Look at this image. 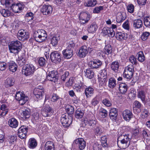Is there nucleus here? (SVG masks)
<instances>
[{
	"instance_id": "16",
	"label": "nucleus",
	"mask_w": 150,
	"mask_h": 150,
	"mask_svg": "<svg viewBox=\"0 0 150 150\" xmlns=\"http://www.w3.org/2000/svg\"><path fill=\"white\" fill-rule=\"evenodd\" d=\"M44 93V91L42 89L38 88L35 89L33 92L35 99L37 101L41 99Z\"/></svg>"
},
{
	"instance_id": "19",
	"label": "nucleus",
	"mask_w": 150,
	"mask_h": 150,
	"mask_svg": "<svg viewBox=\"0 0 150 150\" xmlns=\"http://www.w3.org/2000/svg\"><path fill=\"white\" fill-rule=\"evenodd\" d=\"M122 116L124 120L126 121H129L132 117L133 114L130 110H126L123 111Z\"/></svg>"
},
{
	"instance_id": "54",
	"label": "nucleus",
	"mask_w": 150,
	"mask_h": 150,
	"mask_svg": "<svg viewBox=\"0 0 150 150\" xmlns=\"http://www.w3.org/2000/svg\"><path fill=\"white\" fill-rule=\"evenodd\" d=\"M33 14L31 12L27 13L25 15V19L27 21H30L33 19Z\"/></svg>"
},
{
	"instance_id": "37",
	"label": "nucleus",
	"mask_w": 150,
	"mask_h": 150,
	"mask_svg": "<svg viewBox=\"0 0 150 150\" xmlns=\"http://www.w3.org/2000/svg\"><path fill=\"white\" fill-rule=\"evenodd\" d=\"M17 62L18 66H24L26 64V60L24 58L23 56H21L18 57V59L17 60Z\"/></svg>"
},
{
	"instance_id": "60",
	"label": "nucleus",
	"mask_w": 150,
	"mask_h": 150,
	"mask_svg": "<svg viewBox=\"0 0 150 150\" xmlns=\"http://www.w3.org/2000/svg\"><path fill=\"white\" fill-rule=\"evenodd\" d=\"M74 108L71 106L66 107V110L68 114H72L74 112Z\"/></svg>"
},
{
	"instance_id": "13",
	"label": "nucleus",
	"mask_w": 150,
	"mask_h": 150,
	"mask_svg": "<svg viewBox=\"0 0 150 150\" xmlns=\"http://www.w3.org/2000/svg\"><path fill=\"white\" fill-rule=\"evenodd\" d=\"M24 5L22 3H18L15 4V3H14L12 7L10 8V10L13 11L15 13H20L23 8Z\"/></svg>"
},
{
	"instance_id": "6",
	"label": "nucleus",
	"mask_w": 150,
	"mask_h": 150,
	"mask_svg": "<svg viewBox=\"0 0 150 150\" xmlns=\"http://www.w3.org/2000/svg\"><path fill=\"white\" fill-rule=\"evenodd\" d=\"M90 15L87 12H81L79 15V20L81 24L87 23L90 19Z\"/></svg>"
},
{
	"instance_id": "58",
	"label": "nucleus",
	"mask_w": 150,
	"mask_h": 150,
	"mask_svg": "<svg viewBox=\"0 0 150 150\" xmlns=\"http://www.w3.org/2000/svg\"><path fill=\"white\" fill-rule=\"evenodd\" d=\"M99 102V100L98 98L97 97H95L92 100L91 103L92 106L95 107L98 103Z\"/></svg>"
},
{
	"instance_id": "47",
	"label": "nucleus",
	"mask_w": 150,
	"mask_h": 150,
	"mask_svg": "<svg viewBox=\"0 0 150 150\" xmlns=\"http://www.w3.org/2000/svg\"><path fill=\"white\" fill-rule=\"evenodd\" d=\"M59 39V36H54L51 40V44L53 46H56L57 44L58 40Z\"/></svg>"
},
{
	"instance_id": "50",
	"label": "nucleus",
	"mask_w": 150,
	"mask_h": 150,
	"mask_svg": "<svg viewBox=\"0 0 150 150\" xmlns=\"http://www.w3.org/2000/svg\"><path fill=\"white\" fill-rule=\"evenodd\" d=\"M96 0H87L86 3V6L88 7H92L97 4Z\"/></svg>"
},
{
	"instance_id": "40",
	"label": "nucleus",
	"mask_w": 150,
	"mask_h": 150,
	"mask_svg": "<svg viewBox=\"0 0 150 150\" xmlns=\"http://www.w3.org/2000/svg\"><path fill=\"white\" fill-rule=\"evenodd\" d=\"M84 86V83L81 82L79 84H75L74 86V89L77 92H81Z\"/></svg>"
},
{
	"instance_id": "55",
	"label": "nucleus",
	"mask_w": 150,
	"mask_h": 150,
	"mask_svg": "<svg viewBox=\"0 0 150 150\" xmlns=\"http://www.w3.org/2000/svg\"><path fill=\"white\" fill-rule=\"evenodd\" d=\"M125 71L127 72H132L133 74L134 71V67L132 65H129L126 67L125 69Z\"/></svg>"
},
{
	"instance_id": "56",
	"label": "nucleus",
	"mask_w": 150,
	"mask_h": 150,
	"mask_svg": "<svg viewBox=\"0 0 150 150\" xmlns=\"http://www.w3.org/2000/svg\"><path fill=\"white\" fill-rule=\"evenodd\" d=\"M16 136L15 135L9 136L8 139L10 144H13L15 142H16Z\"/></svg>"
},
{
	"instance_id": "35",
	"label": "nucleus",
	"mask_w": 150,
	"mask_h": 150,
	"mask_svg": "<svg viewBox=\"0 0 150 150\" xmlns=\"http://www.w3.org/2000/svg\"><path fill=\"white\" fill-rule=\"evenodd\" d=\"M87 121L89 125L93 127L96 123V118L94 116H91L87 120Z\"/></svg>"
},
{
	"instance_id": "51",
	"label": "nucleus",
	"mask_w": 150,
	"mask_h": 150,
	"mask_svg": "<svg viewBox=\"0 0 150 150\" xmlns=\"http://www.w3.org/2000/svg\"><path fill=\"white\" fill-rule=\"evenodd\" d=\"M69 76V73L68 71H64L61 77V80L63 82L65 81L67 78H68Z\"/></svg>"
},
{
	"instance_id": "9",
	"label": "nucleus",
	"mask_w": 150,
	"mask_h": 150,
	"mask_svg": "<svg viewBox=\"0 0 150 150\" xmlns=\"http://www.w3.org/2000/svg\"><path fill=\"white\" fill-rule=\"evenodd\" d=\"M88 50L87 47L85 46H83L79 48L77 51V54L78 56L80 58L85 57L88 52Z\"/></svg>"
},
{
	"instance_id": "29",
	"label": "nucleus",
	"mask_w": 150,
	"mask_h": 150,
	"mask_svg": "<svg viewBox=\"0 0 150 150\" xmlns=\"http://www.w3.org/2000/svg\"><path fill=\"white\" fill-rule=\"evenodd\" d=\"M14 84V80L12 77L8 78L6 80L5 84L6 87H11L13 86Z\"/></svg>"
},
{
	"instance_id": "34",
	"label": "nucleus",
	"mask_w": 150,
	"mask_h": 150,
	"mask_svg": "<svg viewBox=\"0 0 150 150\" xmlns=\"http://www.w3.org/2000/svg\"><path fill=\"white\" fill-rule=\"evenodd\" d=\"M127 35L126 34H125L123 33L119 32L116 34V37L118 40L120 41L126 39Z\"/></svg>"
},
{
	"instance_id": "49",
	"label": "nucleus",
	"mask_w": 150,
	"mask_h": 150,
	"mask_svg": "<svg viewBox=\"0 0 150 150\" xmlns=\"http://www.w3.org/2000/svg\"><path fill=\"white\" fill-rule=\"evenodd\" d=\"M84 115L83 111L80 109H78L76 111L75 116L78 119L81 118Z\"/></svg>"
},
{
	"instance_id": "12",
	"label": "nucleus",
	"mask_w": 150,
	"mask_h": 150,
	"mask_svg": "<svg viewBox=\"0 0 150 150\" xmlns=\"http://www.w3.org/2000/svg\"><path fill=\"white\" fill-rule=\"evenodd\" d=\"M61 122L64 127H67L70 126L72 121L71 120L69 119L65 115L63 114L61 117Z\"/></svg>"
},
{
	"instance_id": "1",
	"label": "nucleus",
	"mask_w": 150,
	"mask_h": 150,
	"mask_svg": "<svg viewBox=\"0 0 150 150\" xmlns=\"http://www.w3.org/2000/svg\"><path fill=\"white\" fill-rule=\"evenodd\" d=\"M33 37L36 41L42 42L47 39V35L46 31L43 29L38 30L34 32Z\"/></svg>"
},
{
	"instance_id": "17",
	"label": "nucleus",
	"mask_w": 150,
	"mask_h": 150,
	"mask_svg": "<svg viewBox=\"0 0 150 150\" xmlns=\"http://www.w3.org/2000/svg\"><path fill=\"white\" fill-rule=\"evenodd\" d=\"M52 109L49 105L45 106L42 112V114L44 117L50 116L52 114Z\"/></svg>"
},
{
	"instance_id": "43",
	"label": "nucleus",
	"mask_w": 150,
	"mask_h": 150,
	"mask_svg": "<svg viewBox=\"0 0 150 150\" xmlns=\"http://www.w3.org/2000/svg\"><path fill=\"white\" fill-rule=\"evenodd\" d=\"M112 52V47L110 44L105 45L104 48V52L105 54L108 55L111 54Z\"/></svg>"
},
{
	"instance_id": "33",
	"label": "nucleus",
	"mask_w": 150,
	"mask_h": 150,
	"mask_svg": "<svg viewBox=\"0 0 150 150\" xmlns=\"http://www.w3.org/2000/svg\"><path fill=\"white\" fill-rule=\"evenodd\" d=\"M51 100L53 102H56L57 101L59 102V105H61L62 98L59 97L56 94H52L51 98Z\"/></svg>"
},
{
	"instance_id": "21",
	"label": "nucleus",
	"mask_w": 150,
	"mask_h": 150,
	"mask_svg": "<svg viewBox=\"0 0 150 150\" xmlns=\"http://www.w3.org/2000/svg\"><path fill=\"white\" fill-rule=\"evenodd\" d=\"M41 11L44 15H47L52 13V8L50 5H43Z\"/></svg>"
},
{
	"instance_id": "14",
	"label": "nucleus",
	"mask_w": 150,
	"mask_h": 150,
	"mask_svg": "<svg viewBox=\"0 0 150 150\" xmlns=\"http://www.w3.org/2000/svg\"><path fill=\"white\" fill-rule=\"evenodd\" d=\"M102 33L104 35H108L111 37H113L115 35V32L112 28L107 27H105L103 29Z\"/></svg>"
},
{
	"instance_id": "45",
	"label": "nucleus",
	"mask_w": 150,
	"mask_h": 150,
	"mask_svg": "<svg viewBox=\"0 0 150 150\" xmlns=\"http://www.w3.org/2000/svg\"><path fill=\"white\" fill-rule=\"evenodd\" d=\"M85 76L89 79H91L93 77L94 72L90 69H88L86 70Z\"/></svg>"
},
{
	"instance_id": "53",
	"label": "nucleus",
	"mask_w": 150,
	"mask_h": 150,
	"mask_svg": "<svg viewBox=\"0 0 150 150\" xmlns=\"http://www.w3.org/2000/svg\"><path fill=\"white\" fill-rule=\"evenodd\" d=\"M38 63L39 66L45 67L46 64V61L44 58L42 57L39 58L38 60Z\"/></svg>"
},
{
	"instance_id": "59",
	"label": "nucleus",
	"mask_w": 150,
	"mask_h": 150,
	"mask_svg": "<svg viewBox=\"0 0 150 150\" xmlns=\"http://www.w3.org/2000/svg\"><path fill=\"white\" fill-rule=\"evenodd\" d=\"M7 67L6 63L4 62H0V70L3 71L5 70Z\"/></svg>"
},
{
	"instance_id": "20",
	"label": "nucleus",
	"mask_w": 150,
	"mask_h": 150,
	"mask_svg": "<svg viewBox=\"0 0 150 150\" xmlns=\"http://www.w3.org/2000/svg\"><path fill=\"white\" fill-rule=\"evenodd\" d=\"M110 118L113 121H116L118 115L117 110L115 108L111 109L109 113Z\"/></svg>"
},
{
	"instance_id": "25",
	"label": "nucleus",
	"mask_w": 150,
	"mask_h": 150,
	"mask_svg": "<svg viewBox=\"0 0 150 150\" xmlns=\"http://www.w3.org/2000/svg\"><path fill=\"white\" fill-rule=\"evenodd\" d=\"M8 125L10 127L12 128H16L18 126V122L16 119L12 118L9 119Z\"/></svg>"
},
{
	"instance_id": "32",
	"label": "nucleus",
	"mask_w": 150,
	"mask_h": 150,
	"mask_svg": "<svg viewBox=\"0 0 150 150\" xmlns=\"http://www.w3.org/2000/svg\"><path fill=\"white\" fill-rule=\"evenodd\" d=\"M142 21L140 19H135L133 21V26L135 28H140L142 27Z\"/></svg>"
},
{
	"instance_id": "52",
	"label": "nucleus",
	"mask_w": 150,
	"mask_h": 150,
	"mask_svg": "<svg viewBox=\"0 0 150 150\" xmlns=\"http://www.w3.org/2000/svg\"><path fill=\"white\" fill-rule=\"evenodd\" d=\"M102 103L106 106L109 107L112 105L111 101L107 98H104L102 100Z\"/></svg>"
},
{
	"instance_id": "22",
	"label": "nucleus",
	"mask_w": 150,
	"mask_h": 150,
	"mask_svg": "<svg viewBox=\"0 0 150 150\" xmlns=\"http://www.w3.org/2000/svg\"><path fill=\"white\" fill-rule=\"evenodd\" d=\"M73 51V49L67 48L62 51V54L64 58L69 59L72 56Z\"/></svg>"
},
{
	"instance_id": "57",
	"label": "nucleus",
	"mask_w": 150,
	"mask_h": 150,
	"mask_svg": "<svg viewBox=\"0 0 150 150\" xmlns=\"http://www.w3.org/2000/svg\"><path fill=\"white\" fill-rule=\"evenodd\" d=\"M144 25L146 26H150V16L145 17L144 20Z\"/></svg>"
},
{
	"instance_id": "10",
	"label": "nucleus",
	"mask_w": 150,
	"mask_h": 150,
	"mask_svg": "<svg viewBox=\"0 0 150 150\" xmlns=\"http://www.w3.org/2000/svg\"><path fill=\"white\" fill-rule=\"evenodd\" d=\"M50 58L51 61L54 63L61 61V56L60 53L58 52L54 51L52 52L50 55Z\"/></svg>"
},
{
	"instance_id": "38",
	"label": "nucleus",
	"mask_w": 150,
	"mask_h": 150,
	"mask_svg": "<svg viewBox=\"0 0 150 150\" xmlns=\"http://www.w3.org/2000/svg\"><path fill=\"white\" fill-rule=\"evenodd\" d=\"M30 109L27 108L23 110L21 113L22 117L25 118H29L30 116Z\"/></svg>"
},
{
	"instance_id": "41",
	"label": "nucleus",
	"mask_w": 150,
	"mask_h": 150,
	"mask_svg": "<svg viewBox=\"0 0 150 150\" xmlns=\"http://www.w3.org/2000/svg\"><path fill=\"white\" fill-rule=\"evenodd\" d=\"M116 85V80L113 77L109 79L108 81V86L111 88H113Z\"/></svg>"
},
{
	"instance_id": "4",
	"label": "nucleus",
	"mask_w": 150,
	"mask_h": 150,
	"mask_svg": "<svg viewBox=\"0 0 150 150\" xmlns=\"http://www.w3.org/2000/svg\"><path fill=\"white\" fill-rule=\"evenodd\" d=\"M35 70V68L32 64H26L23 67L22 72L27 76L33 74Z\"/></svg>"
},
{
	"instance_id": "26",
	"label": "nucleus",
	"mask_w": 150,
	"mask_h": 150,
	"mask_svg": "<svg viewBox=\"0 0 150 150\" xmlns=\"http://www.w3.org/2000/svg\"><path fill=\"white\" fill-rule=\"evenodd\" d=\"M9 69L10 71L12 72H15L17 69V65L13 61H10L8 63Z\"/></svg>"
},
{
	"instance_id": "31",
	"label": "nucleus",
	"mask_w": 150,
	"mask_h": 150,
	"mask_svg": "<svg viewBox=\"0 0 150 150\" xmlns=\"http://www.w3.org/2000/svg\"><path fill=\"white\" fill-rule=\"evenodd\" d=\"M128 89V87L127 85L123 83H121L119 85V89L120 93L124 94L127 92Z\"/></svg>"
},
{
	"instance_id": "3",
	"label": "nucleus",
	"mask_w": 150,
	"mask_h": 150,
	"mask_svg": "<svg viewBox=\"0 0 150 150\" xmlns=\"http://www.w3.org/2000/svg\"><path fill=\"white\" fill-rule=\"evenodd\" d=\"M128 134L122 135L120 136L118 139H120V146L121 148L125 149L129 145L130 139L129 137Z\"/></svg>"
},
{
	"instance_id": "18",
	"label": "nucleus",
	"mask_w": 150,
	"mask_h": 150,
	"mask_svg": "<svg viewBox=\"0 0 150 150\" xmlns=\"http://www.w3.org/2000/svg\"><path fill=\"white\" fill-rule=\"evenodd\" d=\"M76 142L80 150L84 149L86 146V142L83 138H80L77 139L76 141Z\"/></svg>"
},
{
	"instance_id": "8",
	"label": "nucleus",
	"mask_w": 150,
	"mask_h": 150,
	"mask_svg": "<svg viewBox=\"0 0 150 150\" xmlns=\"http://www.w3.org/2000/svg\"><path fill=\"white\" fill-rule=\"evenodd\" d=\"M47 79L55 83L57 81L58 79V72L54 71L50 72L47 76Z\"/></svg>"
},
{
	"instance_id": "46",
	"label": "nucleus",
	"mask_w": 150,
	"mask_h": 150,
	"mask_svg": "<svg viewBox=\"0 0 150 150\" xmlns=\"http://www.w3.org/2000/svg\"><path fill=\"white\" fill-rule=\"evenodd\" d=\"M11 10H6L5 9H2L0 11L1 13L4 17H6L9 16L11 14Z\"/></svg>"
},
{
	"instance_id": "61",
	"label": "nucleus",
	"mask_w": 150,
	"mask_h": 150,
	"mask_svg": "<svg viewBox=\"0 0 150 150\" xmlns=\"http://www.w3.org/2000/svg\"><path fill=\"white\" fill-rule=\"evenodd\" d=\"M93 150H101V145L98 144V143H95L93 146Z\"/></svg>"
},
{
	"instance_id": "7",
	"label": "nucleus",
	"mask_w": 150,
	"mask_h": 150,
	"mask_svg": "<svg viewBox=\"0 0 150 150\" xmlns=\"http://www.w3.org/2000/svg\"><path fill=\"white\" fill-rule=\"evenodd\" d=\"M28 126L23 125L21 126L18 130V135L21 139L26 138L28 132Z\"/></svg>"
},
{
	"instance_id": "39",
	"label": "nucleus",
	"mask_w": 150,
	"mask_h": 150,
	"mask_svg": "<svg viewBox=\"0 0 150 150\" xmlns=\"http://www.w3.org/2000/svg\"><path fill=\"white\" fill-rule=\"evenodd\" d=\"M126 18V16L125 13H120L119 16H117V22L118 23H121L125 20Z\"/></svg>"
},
{
	"instance_id": "63",
	"label": "nucleus",
	"mask_w": 150,
	"mask_h": 150,
	"mask_svg": "<svg viewBox=\"0 0 150 150\" xmlns=\"http://www.w3.org/2000/svg\"><path fill=\"white\" fill-rule=\"evenodd\" d=\"M127 9L128 12L133 13L134 11V7L132 4L128 5L127 7Z\"/></svg>"
},
{
	"instance_id": "62",
	"label": "nucleus",
	"mask_w": 150,
	"mask_h": 150,
	"mask_svg": "<svg viewBox=\"0 0 150 150\" xmlns=\"http://www.w3.org/2000/svg\"><path fill=\"white\" fill-rule=\"evenodd\" d=\"M150 35V33L149 32H145L142 34L141 38L142 40H146Z\"/></svg>"
},
{
	"instance_id": "28",
	"label": "nucleus",
	"mask_w": 150,
	"mask_h": 150,
	"mask_svg": "<svg viewBox=\"0 0 150 150\" xmlns=\"http://www.w3.org/2000/svg\"><path fill=\"white\" fill-rule=\"evenodd\" d=\"M94 90L93 88L90 86L86 88L85 90V94L87 98H89L93 95Z\"/></svg>"
},
{
	"instance_id": "42",
	"label": "nucleus",
	"mask_w": 150,
	"mask_h": 150,
	"mask_svg": "<svg viewBox=\"0 0 150 150\" xmlns=\"http://www.w3.org/2000/svg\"><path fill=\"white\" fill-rule=\"evenodd\" d=\"M138 60L140 62H144L145 60V57L144 53L142 51L139 52L136 55Z\"/></svg>"
},
{
	"instance_id": "27",
	"label": "nucleus",
	"mask_w": 150,
	"mask_h": 150,
	"mask_svg": "<svg viewBox=\"0 0 150 150\" xmlns=\"http://www.w3.org/2000/svg\"><path fill=\"white\" fill-rule=\"evenodd\" d=\"M45 150H54V146L53 142L48 141L46 142L45 145Z\"/></svg>"
},
{
	"instance_id": "30",
	"label": "nucleus",
	"mask_w": 150,
	"mask_h": 150,
	"mask_svg": "<svg viewBox=\"0 0 150 150\" xmlns=\"http://www.w3.org/2000/svg\"><path fill=\"white\" fill-rule=\"evenodd\" d=\"M98 28V26L96 23L93 22L88 27L87 30L89 33H93L95 32Z\"/></svg>"
},
{
	"instance_id": "2",
	"label": "nucleus",
	"mask_w": 150,
	"mask_h": 150,
	"mask_svg": "<svg viewBox=\"0 0 150 150\" xmlns=\"http://www.w3.org/2000/svg\"><path fill=\"white\" fill-rule=\"evenodd\" d=\"M9 50L11 53L14 54L18 53L22 48V44L19 41L11 42L8 45Z\"/></svg>"
},
{
	"instance_id": "48",
	"label": "nucleus",
	"mask_w": 150,
	"mask_h": 150,
	"mask_svg": "<svg viewBox=\"0 0 150 150\" xmlns=\"http://www.w3.org/2000/svg\"><path fill=\"white\" fill-rule=\"evenodd\" d=\"M133 73L132 72H127L124 71L123 74V76L128 79H130L132 77Z\"/></svg>"
},
{
	"instance_id": "5",
	"label": "nucleus",
	"mask_w": 150,
	"mask_h": 150,
	"mask_svg": "<svg viewBox=\"0 0 150 150\" xmlns=\"http://www.w3.org/2000/svg\"><path fill=\"white\" fill-rule=\"evenodd\" d=\"M16 99L19 101V103L21 105L25 104L28 100V97L25 96L24 93L18 91L16 93L15 96Z\"/></svg>"
},
{
	"instance_id": "15",
	"label": "nucleus",
	"mask_w": 150,
	"mask_h": 150,
	"mask_svg": "<svg viewBox=\"0 0 150 150\" xmlns=\"http://www.w3.org/2000/svg\"><path fill=\"white\" fill-rule=\"evenodd\" d=\"M88 64L92 69H97L102 65V63L99 59H94L89 62Z\"/></svg>"
},
{
	"instance_id": "64",
	"label": "nucleus",
	"mask_w": 150,
	"mask_h": 150,
	"mask_svg": "<svg viewBox=\"0 0 150 150\" xmlns=\"http://www.w3.org/2000/svg\"><path fill=\"white\" fill-rule=\"evenodd\" d=\"M142 106V104L138 101L135 100L133 103V107L139 109Z\"/></svg>"
},
{
	"instance_id": "24",
	"label": "nucleus",
	"mask_w": 150,
	"mask_h": 150,
	"mask_svg": "<svg viewBox=\"0 0 150 150\" xmlns=\"http://www.w3.org/2000/svg\"><path fill=\"white\" fill-rule=\"evenodd\" d=\"M28 145L30 149H34L37 146V142L35 138H30L29 140Z\"/></svg>"
},
{
	"instance_id": "44",
	"label": "nucleus",
	"mask_w": 150,
	"mask_h": 150,
	"mask_svg": "<svg viewBox=\"0 0 150 150\" xmlns=\"http://www.w3.org/2000/svg\"><path fill=\"white\" fill-rule=\"evenodd\" d=\"M145 95V92L143 90H139L138 91V97L139 98H140L142 101L143 102L145 101L146 98Z\"/></svg>"
},
{
	"instance_id": "11",
	"label": "nucleus",
	"mask_w": 150,
	"mask_h": 150,
	"mask_svg": "<svg viewBox=\"0 0 150 150\" xmlns=\"http://www.w3.org/2000/svg\"><path fill=\"white\" fill-rule=\"evenodd\" d=\"M28 33L26 32L24 29H22L19 30L17 37L19 40L24 41L28 38Z\"/></svg>"
},
{
	"instance_id": "36",
	"label": "nucleus",
	"mask_w": 150,
	"mask_h": 150,
	"mask_svg": "<svg viewBox=\"0 0 150 150\" xmlns=\"http://www.w3.org/2000/svg\"><path fill=\"white\" fill-rule=\"evenodd\" d=\"M119 67V63L117 61L113 62L110 65L111 69L115 72H117L118 71Z\"/></svg>"
},
{
	"instance_id": "23",
	"label": "nucleus",
	"mask_w": 150,
	"mask_h": 150,
	"mask_svg": "<svg viewBox=\"0 0 150 150\" xmlns=\"http://www.w3.org/2000/svg\"><path fill=\"white\" fill-rule=\"evenodd\" d=\"M1 2L2 5H5L6 7L8 8L9 9L12 7L14 3L13 0H1Z\"/></svg>"
}]
</instances>
